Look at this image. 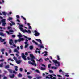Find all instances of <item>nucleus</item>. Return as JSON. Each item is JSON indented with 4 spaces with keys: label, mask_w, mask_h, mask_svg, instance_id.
Segmentation results:
<instances>
[{
    "label": "nucleus",
    "mask_w": 79,
    "mask_h": 79,
    "mask_svg": "<svg viewBox=\"0 0 79 79\" xmlns=\"http://www.w3.org/2000/svg\"><path fill=\"white\" fill-rule=\"evenodd\" d=\"M65 76H66V77H69V75L66 74L65 75Z\"/></svg>",
    "instance_id": "obj_59"
},
{
    "label": "nucleus",
    "mask_w": 79,
    "mask_h": 79,
    "mask_svg": "<svg viewBox=\"0 0 79 79\" xmlns=\"http://www.w3.org/2000/svg\"><path fill=\"white\" fill-rule=\"evenodd\" d=\"M2 13L4 16H6V15L7 14V13L5 12H2Z\"/></svg>",
    "instance_id": "obj_15"
},
{
    "label": "nucleus",
    "mask_w": 79,
    "mask_h": 79,
    "mask_svg": "<svg viewBox=\"0 0 79 79\" xmlns=\"http://www.w3.org/2000/svg\"><path fill=\"white\" fill-rule=\"evenodd\" d=\"M10 28H11V27H8V29H10Z\"/></svg>",
    "instance_id": "obj_64"
},
{
    "label": "nucleus",
    "mask_w": 79,
    "mask_h": 79,
    "mask_svg": "<svg viewBox=\"0 0 79 79\" xmlns=\"http://www.w3.org/2000/svg\"><path fill=\"white\" fill-rule=\"evenodd\" d=\"M2 67H3V63L0 64V68H2Z\"/></svg>",
    "instance_id": "obj_31"
},
{
    "label": "nucleus",
    "mask_w": 79,
    "mask_h": 79,
    "mask_svg": "<svg viewBox=\"0 0 79 79\" xmlns=\"http://www.w3.org/2000/svg\"><path fill=\"white\" fill-rule=\"evenodd\" d=\"M23 45H21L20 46V49H21V50H22V49H23Z\"/></svg>",
    "instance_id": "obj_42"
},
{
    "label": "nucleus",
    "mask_w": 79,
    "mask_h": 79,
    "mask_svg": "<svg viewBox=\"0 0 79 79\" xmlns=\"http://www.w3.org/2000/svg\"><path fill=\"white\" fill-rule=\"evenodd\" d=\"M18 50H16V49H14V52H16Z\"/></svg>",
    "instance_id": "obj_48"
},
{
    "label": "nucleus",
    "mask_w": 79,
    "mask_h": 79,
    "mask_svg": "<svg viewBox=\"0 0 79 79\" xmlns=\"http://www.w3.org/2000/svg\"><path fill=\"white\" fill-rule=\"evenodd\" d=\"M41 78H42V77L40 76H39L37 77V79H41Z\"/></svg>",
    "instance_id": "obj_32"
},
{
    "label": "nucleus",
    "mask_w": 79,
    "mask_h": 79,
    "mask_svg": "<svg viewBox=\"0 0 79 79\" xmlns=\"http://www.w3.org/2000/svg\"><path fill=\"white\" fill-rule=\"evenodd\" d=\"M16 55L17 57L19 56V55L18 54H16Z\"/></svg>",
    "instance_id": "obj_61"
},
{
    "label": "nucleus",
    "mask_w": 79,
    "mask_h": 79,
    "mask_svg": "<svg viewBox=\"0 0 79 79\" xmlns=\"http://www.w3.org/2000/svg\"><path fill=\"white\" fill-rule=\"evenodd\" d=\"M17 50H19V46L17 47Z\"/></svg>",
    "instance_id": "obj_58"
},
{
    "label": "nucleus",
    "mask_w": 79,
    "mask_h": 79,
    "mask_svg": "<svg viewBox=\"0 0 79 79\" xmlns=\"http://www.w3.org/2000/svg\"><path fill=\"white\" fill-rule=\"evenodd\" d=\"M40 48H44V47L42 45H41V46H40Z\"/></svg>",
    "instance_id": "obj_41"
},
{
    "label": "nucleus",
    "mask_w": 79,
    "mask_h": 79,
    "mask_svg": "<svg viewBox=\"0 0 79 79\" xmlns=\"http://www.w3.org/2000/svg\"><path fill=\"white\" fill-rule=\"evenodd\" d=\"M28 77V79H32V77L31 76H27Z\"/></svg>",
    "instance_id": "obj_26"
},
{
    "label": "nucleus",
    "mask_w": 79,
    "mask_h": 79,
    "mask_svg": "<svg viewBox=\"0 0 79 79\" xmlns=\"http://www.w3.org/2000/svg\"><path fill=\"white\" fill-rule=\"evenodd\" d=\"M13 59H14V60H15L16 61V60H18V59H17V58H16L15 56H14L13 57Z\"/></svg>",
    "instance_id": "obj_25"
},
{
    "label": "nucleus",
    "mask_w": 79,
    "mask_h": 79,
    "mask_svg": "<svg viewBox=\"0 0 79 79\" xmlns=\"http://www.w3.org/2000/svg\"><path fill=\"white\" fill-rule=\"evenodd\" d=\"M6 25V23H2V25L3 26H5Z\"/></svg>",
    "instance_id": "obj_33"
},
{
    "label": "nucleus",
    "mask_w": 79,
    "mask_h": 79,
    "mask_svg": "<svg viewBox=\"0 0 79 79\" xmlns=\"http://www.w3.org/2000/svg\"><path fill=\"white\" fill-rule=\"evenodd\" d=\"M18 41V40H15V43L16 44Z\"/></svg>",
    "instance_id": "obj_50"
},
{
    "label": "nucleus",
    "mask_w": 79,
    "mask_h": 79,
    "mask_svg": "<svg viewBox=\"0 0 79 79\" xmlns=\"http://www.w3.org/2000/svg\"><path fill=\"white\" fill-rule=\"evenodd\" d=\"M21 18H23V19L25 20V21H26V19H25V18H24V17L23 16H21Z\"/></svg>",
    "instance_id": "obj_30"
},
{
    "label": "nucleus",
    "mask_w": 79,
    "mask_h": 79,
    "mask_svg": "<svg viewBox=\"0 0 79 79\" xmlns=\"http://www.w3.org/2000/svg\"><path fill=\"white\" fill-rule=\"evenodd\" d=\"M42 66H44V68H45V67H46L45 65L44 64H42Z\"/></svg>",
    "instance_id": "obj_57"
},
{
    "label": "nucleus",
    "mask_w": 79,
    "mask_h": 79,
    "mask_svg": "<svg viewBox=\"0 0 79 79\" xmlns=\"http://www.w3.org/2000/svg\"><path fill=\"white\" fill-rule=\"evenodd\" d=\"M18 66H15V70L16 71H18Z\"/></svg>",
    "instance_id": "obj_16"
},
{
    "label": "nucleus",
    "mask_w": 79,
    "mask_h": 79,
    "mask_svg": "<svg viewBox=\"0 0 79 79\" xmlns=\"http://www.w3.org/2000/svg\"><path fill=\"white\" fill-rule=\"evenodd\" d=\"M12 19H13V18L10 17H9L8 19V21H10L11 20H12Z\"/></svg>",
    "instance_id": "obj_24"
},
{
    "label": "nucleus",
    "mask_w": 79,
    "mask_h": 79,
    "mask_svg": "<svg viewBox=\"0 0 79 79\" xmlns=\"http://www.w3.org/2000/svg\"><path fill=\"white\" fill-rule=\"evenodd\" d=\"M35 71H36V72L37 73H40V72H39V70L37 69L36 70H35Z\"/></svg>",
    "instance_id": "obj_36"
},
{
    "label": "nucleus",
    "mask_w": 79,
    "mask_h": 79,
    "mask_svg": "<svg viewBox=\"0 0 79 79\" xmlns=\"http://www.w3.org/2000/svg\"><path fill=\"white\" fill-rule=\"evenodd\" d=\"M10 68V65H7L5 66V68Z\"/></svg>",
    "instance_id": "obj_21"
},
{
    "label": "nucleus",
    "mask_w": 79,
    "mask_h": 79,
    "mask_svg": "<svg viewBox=\"0 0 79 79\" xmlns=\"http://www.w3.org/2000/svg\"><path fill=\"white\" fill-rule=\"evenodd\" d=\"M12 37H13V38L15 37V35H12Z\"/></svg>",
    "instance_id": "obj_60"
},
{
    "label": "nucleus",
    "mask_w": 79,
    "mask_h": 79,
    "mask_svg": "<svg viewBox=\"0 0 79 79\" xmlns=\"http://www.w3.org/2000/svg\"><path fill=\"white\" fill-rule=\"evenodd\" d=\"M48 76H50L51 77H49L48 76H46V78H47V79H52V77H53V76H52V75H48Z\"/></svg>",
    "instance_id": "obj_6"
},
{
    "label": "nucleus",
    "mask_w": 79,
    "mask_h": 79,
    "mask_svg": "<svg viewBox=\"0 0 79 79\" xmlns=\"http://www.w3.org/2000/svg\"><path fill=\"white\" fill-rule=\"evenodd\" d=\"M32 41L33 43H35V45H38V43L37 42H35V41L34 40H32Z\"/></svg>",
    "instance_id": "obj_12"
},
{
    "label": "nucleus",
    "mask_w": 79,
    "mask_h": 79,
    "mask_svg": "<svg viewBox=\"0 0 79 79\" xmlns=\"http://www.w3.org/2000/svg\"><path fill=\"white\" fill-rule=\"evenodd\" d=\"M10 77L11 79H13L15 77V75L13 74L12 75H10Z\"/></svg>",
    "instance_id": "obj_11"
},
{
    "label": "nucleus",
    "mask_w": 79,
    "mask_h": 79,
    "mask_svg": "<svg viewBox=\"0 0 79 79\" xmlns=\"http://www.w3.org/2000/svg\"><path fill=\"white\" fill-rule=\"evenodd\" d=\"M16 17L17 18H20L19 16L18 15H16Z\"/></svg>",
    "instance_id": "obj_56"
},
{
    "label": "nucleus",
    "mask_w": 79,
    "mask_h": 79,
    "mask_svg": "<svg viewBox=\"0 0 79 79\" xmlns=\"http://www.w3.org/2000/svg\"><path fill=\"white\" fill-rule=\"evenodd\" d=\"M34 32L35 33V34H34V35L35 36H39V35H40V33H38L37 31L36 30H35L34 31Z\"/></svg>",
    "instance_id": "obj_5"
},
{
    "label": "nucleus",
    "mask_w": 79,
    "mask_h": 79,
    "mask_svg": "<svg viewBox=\"0 0 79 79\" xmlns=\"http://www.w3.org/2000/svg\"><path fill=\"white\" fill-rule=\"evenodd\" d=\"M41 70H45V68H43L42 67H41Z\"/></svg>",
    "instance_id": "obj_28"
},
{
    "label": "nucleus",
    "mask_w": 79,
    "mask_h": 79,
    "mask_svg": "<svg viewBox=\"0 0 79 79\" xmlns=\"http://www.w3.org/2000/svg\"><path fill=\"white\" fill-rule=\"evenodd\" d=\"M20 71L21 72H22L23 71V69L22 68H20Z\"/></svg>",
    "instance_id": "obj_45"
},
{
    "label": "nucleus",
    "mask_w": 79,
    "mask_h": 79,
    "mask_svg": "<svg viewBox=\"0 0 79 79\" xmlns=\"http://www.w3.org/2000/svg\"><path fill=\"white\" fill-rule=\"evenodd\" d=\"M19 26L20 27H23V25L22 24L19 25Z\"/></svg>",
    "instance_id": "obj_47"
},
{
    "label": "nucleus",
    "mask_w": 79,
    "mask_h": 79,
    "mask_svg": "<svg viewBox=\"0 0 79 79\" xmlns=\"http://www.w3.org/2000/svg\"><path fill=\"white\" fill-rule=\"evenodd\" d=\"M30 56L31 57V61H32L34 63V64L35 65V66H37V65H36V64L35 63V61H34V59H35V57H34V55H33V54H30Z\"/></svg>",
    "instance_id": "obj_1"
},
{
    "label": "nucleus",
    "mask_w": 79,
    "mask_h": 79,
    "mask_svg": "<svg viewBox=\"0 0 79 79\" xmlns=\"http://www.w3.org/2000/svg\"><path fill=\"white\" fill-rule=\"evenodd\" d=\"M5 19H3L2 20H1V22L2 23H5V21H6Z\"/></svg>",
    "instance_id": "obj_22"
},
{
    "label": "nucleus",
    "mask_w": 79,
    "mask_h": 79,
    "mask_svg": "<svg viewBox=\"0 0 79 79\" xmlns=\"http://www.w3.org/2000/svg\"><path fill=\"white\" fill-rule=\"evenodd\" d=\"M13 73H14V74H16L17 73V72H16L15 70H13Z\"/></svg>",
    "instance_id": "obj_35"
},
{
    "label": "nucleus",
    "mask_w": 79,
    "mask_h": 79,
    "mask_svg": "<svg viewBox=\"0 0 79 79\" xmlns=\"http://www.w3.org/2000/svg\"><path fill=\"white\" fill-rule=\"evenodd\" d=\"M49 73H53V71L52 70H49Z\"/></svg>",
    "instance_id": "obj_34"
},
{
    "label": "nucleus",
    "mask_w": 79,
    "mask_h": 79,
    "mask_svg": "<svg viewBox=\"0 0 79 79\" xmlns=\"http://www.w3.org/2000/svg\"><path fill=\"white\" fill-rule=\"evenodd\" d=\"M27 75H29V74H31V73H30L29 72H28L27 73Z\"/></svg>",
    "instance_id": "obj_43"
},
{
    "label": "nucleus",
    "mask_w": 79,
    "mask_h": 79,
    "mask_svg": "<svg viewBox=\"0 0 79 79\" xmlns=\"http://www.w3.org/2000/svg\"><path fill=\"white\" fill-rule=\"evenodd\" d=\"M9 32H13V30H9Z\"/></svg>",
    "instance_id": "obj_40"
},
{
    "label": "nucleus",
    "mask_w": 79,
    "mask_h": 79,
    "mask_svg": "<svg viewBox=\"0 0 79 79\" xmlns=\"http://www.w3.org/2000/svg\"><path fill=\"white\" fill-rule=\"evenodd\" d=\"M29 48L30 50H32V49H33V46H32V45H31L29 47Z\"/></svg>",
    "instance_id": "obj_23"
},
{
    "label": "nucleus",
    "mask_w": 79,
    "mask_h": 79,
    "mask_svg": "<svg viewBox=\"0 0 79 79\" xmlns=\"http://www.w3.org/2000/svg\"><path fill=\"white\" fill-rule=\"evenodd\" d=\"M13 43V40L11 39L9 41V44L10 45H12V43Z\"/></svg>",
    "instance_id": "obj_7"
},
{
    "label": "nucleus",
    "mask_w": 79,
    "mask_h": 79,
    "mask_svg": "<svg viewBox=\"0 0 79 79\" xmlns=\"http://www.w3.org/2000/svg\"><path fill=\"white\" fill-rule=\"evenodd\" d=\"M19 29H20V30L22 32H23V33H24V32H27V33H29L30 34L31 33V31H30L29 30H28V31L26 29L23 30V28L21 27H19Z\"/></svg>",
    "instance_id": "obj_2"
},
{
    "label": "nucleus",
    "mask_w": 79,
    "mask_h": 79,
    "mask_svg": "<svg viewBox=\"0 0 79 79\" xmlns=\"http://www.w3.org/2000/svg\"><path fill=\"white\" fill-rule=\"evenodd\" d=\"M32 63V62L30 61H28V63L29 64H31V63Z\"/></svg>",
    "instance_id": "obj_49"
},
{
    "label": "nucleus",
    "mask_w": 79,
    "mask_h": 79,
    "mask_svg": "<svg viewBox=\"0 0 79 79\" xmlns=\"http://www.w3.org/2000/svg\"><path fill=\"white\" fill-rule=\"evenodd\" d=\"M6 44V42L5 41L3 43V44H4V45H5V44Z\"/></svg>",
    "instance_id": "obj_62"
},
{
    "label": "nucleus",
    "mask_w": 79,
    "mask_h": 79,
    "mask_svg": "<svg viewBox=\"0 0 79 79\" xmlns=\"http://www.w3.org/2000/svg\"><path fill=\"white\" fill-rule=\"evenodd\" d=\"M9 53H11V50L10 49L9 50Z\"/></svg>",
    "instance_id": "obj_51"
},
{
    "label": "nucleus",
    "mask_w": 79,
    "mask_h": 79,
    "mask_svg": "<svg viewBox=\"0 0 79 79\" xmlns=\"http://www.w3.org/2000/svg\"><path fill=\"white\" fill-rule=\"evenodd\" d=\"M18 41L19 42H21V41H23V40H24V39L23 38H19L18 40Z\"/></svg>",
    "instance_id": "obj_8"
},
{
    "label": "nucleus",
    "mask_w": 79,
    "mask_h": 79,
    "mask_svg": "<svg viewBox=\"0 0 79 79\" xmlns=\"http://www.w3.org/2000/svg\"><path fill=\"white\" fill-rule=\"evenodd\" d=\"M3 79H7V77H4Z\"/></svg>",
    "instance_id": "obj_53"
},
{
    "label": "nucleus",
    "mask_w": 79,
    "mask_h": 79,
    "mask_svg": "<svg viewBox=\"0 0 79 79\" xmlns=\"http://www.w3.org/2000/svg\"><path fill=\"white\" fill-rule=\"evenodd\" d=\"M0 35H1V36H4L5 34H4L3 33L0 32Z\"/></svg>",
    "instance_id": "obj_17"
},
{
    "label": "nucleus",
    "mask_w": 79,
    "mask_h": 79,
    "mask_svg": "<svg viewBox=\"0 0 79 79\" xmlns=\"http://www.w3.org/2000/svg\"><path fill=\"white\" fill-rule=\"evenodd\" d=\"M16 62L18 64H19L21 62V60H16Z\"/></svg>",
    "instance_id": "obj_10"
},
{
    "label": "nucleus",
    "mask_w": 79,
    "mask_h": 79,
    "mask_svg": "<svg viewBox=\"0 0 79 79\" xmlns=\"http://www.w3.org/2000/svg\"><path fill=\"white\" fill-rule=\"evenodd\" d=\"M57 60H60V56L58 55L57 56Z\"/></svg>",
    "instance_id": "obj_27"
},
{
    "label": "nucleus",
    "mask_w": 79,
    "mask_h": 79,
    "mask_svg": "<svg viewBox=\"0 0 79 79\" xmlns=\"http://www.w3.org/2000/svg\"><path fill=\"white\" fill-rule=\"evenodd\" d=\"M35 40H36V41H37L38 42H39L41 44H42V41H41V40L39 39H36Z\"/></svg>",
    "instance_id": "obj_9"
},
{
    "label": "nucleus",
    "mask_w": 79,
    "mask_h": 79,
    "mask_svg": "<svg viewBox=\"0 0 79 79\" xmlns=\"http://www.w3.org/2000/svg\"><path fill=\"white\" fill-rule=\"evenodd\" d=\"M59 73H61V72H62V70H61V69L59 70Z\"/></svg>",
    "instance_id": "obj_55"
},
{
    "label": "nucleus",
    "mask_w": 79,
    "mask_h": 79,
    "mask_svg": "<svg viewBox=\"0 0 79 79\" xmlns=\"http://www.w3.org/2000/svg\"><path fill=\"white\" fill-rule=\"evenodd\" d=\"M42 58H40V59L39 60L37 59H36V61H38L40 62L41 61H42Z\"/></svg>",
    "instance_id": "obj_18"
},
{
    "label": "nucleus",
    "mask_w": 79,
    "mask_h": 79,
    "mask_svg": "<svg viewBox=\"0 0 79 79\" xmlns=\"http://www.w3.org/2000/svg\"><path fill=\"white\" fill-rule=\"evenodd\" d=\"M45 60L47 61V60H49V59L48 58H47L46 59H45Z\"/></svg>",
    "instance_id": "obj_39"
},
{
    "label": "nucleus",
    "mask_w": 79,
    "mask_h": 79,
    "mask_svg": "<svg viewBox=\"0 0 79 79\" xmlns=\"http://www.w3.org/2000/svg\"><path fill=\"white\" fill-rule=\"evenodd\" d=\"M5 40V39H3L1 41V42H4Z\"/></svg>",
    "instance_id": "obj_44"
},
{
    "label": "nucleus",
    "mask_w": 79,
    "mask_h": 79,
    "mask_svg": "<svg viewBox=\"0 0 79 79\" xmlns=\"http://www.w3.org/2000/svg\"><path fill=\"white\" fill-rule=\"evenodd\" d=\"M50 66H51V64H49L48 66V68H50Z\"/></svg>",
    "instance_id": "obj_46"
},
{
    "label": "nucleus",
    "mask_w": 79,
    "mask_h": 79,
    "mask_svg": "<svg viewBox=\"0 0 79 79\" xmlns=\"http://www.w3.org/2000/svg\"><path fill=\"white\" fill-rule=\"evenodd\" d=\"M18 77H22V75L21 73H19V74L18 75Z\"/></svg>",
    "instance_id": "obj_29"
},
{
    "label": "nucleus",
    "mask_w": 79,
    "mask_h": 79,
    "mask_svg": "<svg viewBox=\"0 0 79 79\" xmlns=\"http://www.w3.org/2000/svg\"><path fill=\"white\" fill-rule=\"evenodd\" d=\"M1 51L2 52H4V51H5V49H1Z\"/></svg>",
    "instance_id": "obj_37"
},
{
    "label": "nucleus",
    "mask_w": 79,
    "mask_h": 79,
    "mask_svg": "<svg viewBox=\"0 0 79 79\" xmlns=\"http://www.w3.org/2000/svg\"><path fill=\"white\" fill-rule=\"evenodd\" d=\"M22 57L23 58V59H24V60L25 61H26L27 59H26V56L25 55H24V53H22Z\"/></svg>",
    "instance_id": "obj_4"
},
{
    "label": "nucleus",
    "mask_w": 79,
    "mask_h": 79,
    "mask_svg": "<svg viewBox=\"0 0 79 79\" xmlns=\"http://www.w3.org/2000/svg\"><path fill=\"white\" fill-rule=\"evenodd\" d=\"M19 35H18L17 36L18 37H19V38H20V37H22V35H21V33H19Z\"/></svg>",
    "instance_id": "obj_13"
},
{
    "label": "nucleus",
    "mask_w": 79,
    "mask_h": 79,
    "mask_svg": "<svg viewBox=\"0 0 79 79\" xmlns=\"http://www.w3.org/2000/svg\"><path fill=\"white\" fill-rule=\"evenodd\" d=\"M7 70L8 71H9L10 73H13V71L12 70L8 69Z\"/></svg>",
    "instance_id": "obj_14"
},
{
    "label": "nucleus",
    "mask_w": 79,
    "mask_h": 79,
    "mask_svg": "<svg viewBox=\"0 0 79 79\" xmlns=\"http://www.w3.org/2000/svg\"><path fill=\"white\" fill-rule=\"evenodd\" d=\"M11 23H12V25H15V23L13 22V21H11Z\"/></svg>",
    "instance_id": "obj_54"
},
{
    "label": "nucleus",
    "mask_w": 79,
    "mask_h": 79,
    "mask_svg": "<svg viewBox=\"0 0 79 79\" xmlns=\"http://www.w3.org/2000/svg\"><path fill=\"white\" fill-rule=\"evenodd\" d=\"M51 68L52 69H57V68H56V67L54 66L52 67Z\"/></svg>",
    "instance_id": "obj_19"
},
{
    "label": "nucleus",
    "mask_w": 79,
    "mask_h": 79,
    "mask_svg": "<svg viewBox=\"0 0 79 79\" xmlns=\"http://www.w3.org/2000/svg\"><path fill=\"white\" fill-rule=\"evenodd\" d=\"M25 55L26 56L28 55V53L27 52H26L25 53Z\"/></svg>",
    "instance_id": "obj_63"
},
{
    "label": "nucleus",
    "mask_w": 79,
    "mask_h": 79,
    "mask_svg": "<svg viewBox=\"0 0 79 79\" xmlns=\"http://www.w3.org/2000/svg\"><path fill=\"white\" fill-rule=\"evenodd\" d=\"M53 62L54 63V64L55 65V66L56 67H58V66H60V62H58L57 60H53Z\"/></svg>",
    "instance_id": "obj_3"
},
{
    "label": "nucleus",
    "mask_w": 79,
    "mask_h": 79,
    "mask_svg": "<svg viewBox=\"0 0 79 79\" xmlns=\"http://www.w3.org/2000/svg\"><path fill=\"white\" fill-rule=\"evenodd\" d=\"M28 46V44H25V48H27V47Z\"/></svg>",
    "instance_id": "obj_38"
},
{
    "label": "nucleus",
    "mask_w": 79,
    "mask_h": 79,
    "mask_svg": "<svg viewBox=\"0 0 79 79\" xmlns=\"http://www.w3.org/2000/svg\"><path fill=\"white\" fill-rule=\"evenodd\" d=\"M45 54L44 55V56H47V52L46 51L44 52Z\"/></svg>",
    "instance_id": "obj_20"
},
{
    "label": "nucleus",
    "mask_w": 79,
    "mask_h": 79,
    "mask_svg": "<svg viewBox=\"0 0 79 79\" xmlns=\"http://www.w3.org/2000/svg\"><path fill=\"white\" fill-rule=\"evenodd\" d=\"M32 29V27H31V26H29V29Z\"/></svg>",
    "instance_id": "obj_52"
}]
</instances>
